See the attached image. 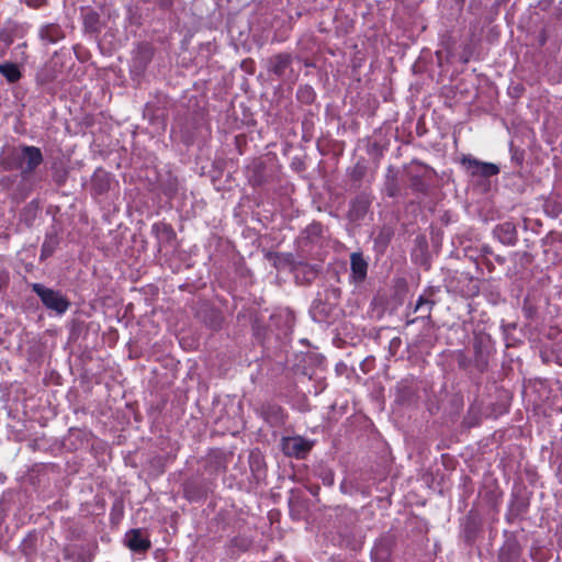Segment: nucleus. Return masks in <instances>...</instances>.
Here are the masks:
<instances>
[{"mask_svg": "<svg viewBox=\"0 0 562 562\" xmlns=\"http://www.w3.org/2000/svg\"><path fill=\"white\" fill-rule=\"evenodd\" d=\"M40 36L43 41L54 44L64 38V31L58 24H46L41 27Z\"/></svg>", "mask_w": 562, "mask_h": 562, "instance_id": "obj_8", "label": "nucleus"}, {"mask_svg": "<svg viewBox=\"0 0 562 562\" xmlns=\"http://www.w3.org/2000/svg\"><path fill=\"white\" fill-rule=\"evenodd\" d=\"M0 42L3 44V49L8 48L13 43V36L8 31H0Z\"/></svg>", "mask_w": 562, "mask_h": 562, "instance_id": "obj_14", "label": "nucleus"}, {"mask_svg": "<svg viewBox=\"0 0 562 562\" xmlns=\"http://www.w3.org/2000/svg\"><path fill=\"white\" fill-rule=\"evenodd\" d=\"M47 251L46 244L43 245L42 252L45 254Z\"/></svg>", "mask_w": 562, "mask_h": 562, "instance_id": "obj_19", "label": "nucleus"}, {"mask_svg": "<svg viewBox=\"0 0 562 562\" xmlns=\"http://www.w3.org/2000/svg\"><path fill=\"white\" fill-rule=\"evenodd\" d=\"M368 207L369 202L364 198H358L352 203L351 214L355 216V218H360L367 213Z\"/></svg>", "mask_w": 562, "mask_h": 562, "instance_id": "obj_12", "label": "nucleus"}, {"mask_svg": "<svg viewBox=\"0 0 562 562\" xmlns=\"http://www.w3.org/2000/svg\"><path fill=\"white\" fill-rule=\"evenodd\" d=\"M312 449V442L301 436L286 437L282 440V450L289 457L303 459Z\"/></svg>", "mask_w": 562, "mask_h": 562, "instance_id": "obj_4", "label": "nucleus"}, {"mask_svg": "<svg viewBox=\"0 0 562 562\" xmlns=\"http://www.w3.org/2000/svg\"><path fill=\"white\" fill-rule=\"evenodd\" d=\"M89 19H94L93 14H87L86 15V22H88Z\"/></svg>", "mask_w": 562, "mask_h": 562, "instance_id": "obj_18", "label": "nucleus"}, {"mask_svg": "<svg viewBox=\"0 0 562 562\" xmlns=\"http://www.w3.org/2000/svg\"><path fill=\"white\" fill-rule=\"evenodd\" d=\"M350 279L356 283L364 281L368 273V261L361 252H352L350 255Z\"/></svg>", "mask_w": 562, "mask_h": 562, "instance_id": "obj_6", "label": "nucleus"}, {"mask_svg": "<svg viewBox=\"0 0 562 562\" xmlns=\"http://www.w3.org/2000/svg\"><path fill=\"white\" fill-rule=\"evenodd\" d=\"M31 289L40 297L46 310L58 316L68 311L70 302L60 291L47 288L42 283H32Z\"/></svg>", "mask_w": 562, "mask_h": 562, "instance_id": "obj_2", "label": "nucleus"}, {"mask_svg": "<svg viewBox=\"0 0 562 562\" xmlns=\"http://www.w3.org/2000/svg\"><path fill=\"white\" fill-rule=\"evenodd\" d=\"M300 93L302 94L303 98H305L307 102L313 99V91L311 88L300 89Z\"/></svg>", "mask_w": 562, "mask_h": 562, "instance_id": "obj_15", "label": "nucleus"}, {"mask_svg": "<svg viewBox=\"0 0 562 562\" xmlns=\"http://www.w3.org/2000/svg\"><path fill=\"white\" fill-rule=\"evenodd\" d=\"M292 57L290 54H279L270 58L269 71L278 77L284 76L286 69L291 66Z\"/></svg>", "mask_w": 562, "mask_h": 562, "instance_id": "obj_7", "label": "nucleus"}, {"mask_svg": "<svg viewBox=\"0 0 562 562\" xmlns=\"http://www.w3.org/2000/svg\"><path fill=\"white\" fill-rule=\"evenodd\" d=\"M396 192H397V187L394 183V181H392V183H389L386 186V193H387L389 196H395Z\"/></svg>", "mask_w": 562, "mask_h": 562, "instance_id": "obj_16", "label": "nucleus"}, {"mask_svg": "<svg viewBox=\"0 0 562 562\" xmlns=\"http://www.w3.org/2000/svg\"><path fill=\"white\" fill-rule=\"evenodd\" d=\"M172 3V0H161V4L168 7Z\"/></svg>", "mask_w": 562, "mask_h": 562, "instance_id": "obj_17", "label": "nucleus"}, {"mask_svg": "<svg viewBox=\"0 0 562 562\" xmlns=\"http://www.w3.org/2000/svg\"><path fill=\"white\" fill-rule=\"evenodd\" d=\"M435 305V302L430 300L425 294L420 295L416 302V305L414 307V312H420V317L423 318H429L431 310Z\"/></svg>", "mask_w": 562, "mask_h": 562, "instance_id": "obj_11", "label": "nucleus"}, {"mask_svg": "<svg viewBox=\"0 0 562 562\" xmlns=\"http://www.w3.org/2000/svg\"><path fill=\"white\" fill-rule=\"evenodd\" d=\"M461 164L473 178L487 179L499 173V167L497 165L480 161L470 156L463 157Z\"/></svg>", "mask_w": 562, "mask_h": 562, "instance_id": "obj_3", "label": "nucleus"}, {"mask_svg": "<svg viewBox=\"0 0 562 562\" xmlns=\"http://www.w3.org/2000/svg\"><path fill=\"white\" fill-rule=\"evenodd\" d=\"M0 74L10 82L15 83L18 82L22 74L18 67L16 64L13 63H3L0 64Z\"/></svg>", "mask_w": 562, "mask_h": 562, "instance_id": "obj_10", "label": "nucleus"}, {"mask_svg": "<svg viewBox=\"0 0 562 562\" xmlns=\"http://www.w3.org/2000/svg\"><path fill=\"white\" fill-rule=\"evenodd\" d=\"M495 235L505 245H514L517 240V232L513 224L503 223L495 228Z\"/></svg>", "mask_w": 562, "mask_h": 562, "instance_id": "obj_9", "label": "nucleus"}, {"mask_svg": "<svg viewBox=\"0 0 562 562\" xmlns=\"http://www.w3.org/2000/svg\"><path fill=\"white\" fill-rule=\"evenodd\" d=\"M124 542L134 552H145L150 548V541L140 529H132L125 533Z\"/></svg>", "mask_w": 562, "mask_h": 562, "instance_id": "obj_5", "label": "nucleus"}, {"mask_svg": "<svg viewBox=\"0 0 562 562\" xmlns=\"http://www.w3.org/2000/svg\"><path fill=\"white\" fill-rule=\"evenodd\" d=\"M44 161L41 148L32 145H20L11 150V153L1 158L0 165L3 170H20L22 180H29Z\"/></svg>", "mask_w": 562, "mask_h": 562, "instance_id": "obj_1", "label": "nucleus"}, {"mask_svg": "<svg viewBox=\"0 0 562 562\" xmlns=\"http://www.w3.org/2000/svg\"><path fill=\"white\" fill-rule=\"evenodd\" d=\"M98 546L94 543L91 546V548L88 549V551L78 557L77 562H91L94 557V551L97 550Z\"/></svg>", "mask_w": 562, "mask_h": 562, "instance_id": "obj_13", "label": "nucleus"}]
</instances>
